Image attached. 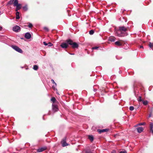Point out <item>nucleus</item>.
Masks as SVG:
<instances>
[{
	"label": "nucleus",
	"instance_id": "1",
	"mask_svg": "<svg viewBox=\"0 0 153 153\" xmlns=\"http://www.w3.org/2000/svg\"><path fill=\"white\" fill-rule=\"evenodd\" d=\"M69 45H71L73 48H77L79 47L78 45L76 42H74L73 41L70 39L67 40L66 41Z\"/></svg>",
	"mask_w": 153,
	"mask_h": 153
},
{
	"label": "nucleus",
	"instance_id": "2",
	"mask_svg": "<svg viewBox=\"0 0 153 153\" xmlns=\"http://www.w3.org/2000/svg\"><path fill=\"white\" fill-rule=\"evenodd\" d=\"M114 33L116 35L119 37L124 36H126V34L122 32L120 30V29L119 28L118 29H116L114 31Z\"/></svg>",
	"mask_w": 153,
	"mask_h": 153
},
{
	"label": "nucleus",
	"instance_id": "3",
	"mask_svg": "<svg viewBox=\"0 0 153 153\" xmlns=\"http://www.w3.org/2000/svg\"><path fill=\"white\" fill-rule=\"evenodd\" d=\"M13 5L14 6L16 7V11L19 10L22 7L21 4L18 3V0H15V1H14L13 3Z\"/></svg>",
	"mask_w": 153,
	"mask_h": 153
},
{
	"label": "nucleus",
	"instance_id": "4",
	"mask_svg": "<svg viewBox=\"0 0 153 153\" xmlns=\"http://www.w3.org/2000/svg\"><path fill=\"white\" fill-rule=\"evenodd\" d=\"M120 29V30H121L122 32L124 33L125 34H126V36L128 35V34L126 32V31H127L128 29L129 28L128 27H125L124 26H121L119 27Z\"/></svg>",
	"mask_w": 153,
	"mask_h": 153
},
{
	"label": "nucleus",
	"instance_id": "5",
	"mask_svg": "<svg viewBox=\"0 0 153 153\" xmlns=\"http://www.w3.org/2000/svg\"><path fill=\"white\" fill-rule=\"evenodd\" d=\"M11 46L13 49L16 51L20 53H23L22 50L17 46L15 45H11Z\"/></svg>",
	"mask_w": 153,
	"mask_h": 153
},
{
	"label": "nucleus",
	"instance_id": "6",
	"mask_svg": "<svg viewBox=\"0 0 153 153\" xmlns=\"http://www.w3.org/2000/svg\"><path fill=\"white\" fill-rule=\"evenodd\" d=\"M13 30L16 32H18L20 31L21 28L18 26L16 25L13 27Z\"/></svg>",
	"mask_w": 153,
	"mask_h": 153
},
{
	"label": "nucleus",
	"instance_id": "7",
	"mask_svg": "<svg viewBox=\"0 0 153 153\" xmlns=\"http://www.w3.org/2000/svg\"><path fill=\"white\" fill-rule=\"evenodd\" d=\"M61 143L63 147H65L68 145V144L66 143V138H65L63 139L61 142Z\"/></svg>",
	"mask_w": 153,
	"mask_h": 153
},
{
	"label": "nucleus",
	"instance_id": "8",
	"mask_svg": "<svg viewBox=\"0 0 153 153\" xmlns=\"http://www.w3.org/2000/svg\"><path fill=\"white\" fill-rule=\"evenodd\" d=\"M68 44L67 42V43L63 42L61 43L60 46L62 48H68Z\"/></svg>",
	"mask_w": 153,
	"mask_h": 153
},
{
	"label": "nucleus",
	"instance_id": "9",
	"mask_svg": "<svg viewBox=\"0 0 153 153\" xmlns=\"http://www.w3.org/2000/svg\"><path fill=\"white\" fill-rule=\"evenodd\" d=\"M52 109L53 111L54 112L57 111L58 110L57 105L54 104H53Z\"/></svg>",
	"mask_w": 153,
	"mask_h": 153
},
{
	"label": "nucleus",
	"instance_id": "10",
	"mask_svg": "<svg viewBox=\"0 0 153 153\" xmlns=\"http://www.w3.org/2000/svg\"><path fill=\"white\" fill-rule=\"evenodd\" d=\"M31 37V36L29 32L26 33L25 35V38L27 39H30Z\"/></svg>",
	"mask_w": 153,
	"mask_h": 153
},
{
	"label": "nucleus",
	"instance_id": "11",
	"mask_svg": "<svg viewBox=\"0 0 153 153\" xmlns=\"http://www.w3.org/2000/svg\"><path fill=\"white\" fill-rule=\"evenodd\" d=\"M47 149V147H44L41 148H39L37 150L38 152H41Z\"/></svg>",
	"mask_w": 153,
	"mask_h": 153
},
{
	"label": "nucleus",
	"instance_id": "12",
	"mask_svg": "<svg viewBox=\"0 0 153 153\" xmlns=\"http://www.w3.org/2000/svg\"><path fill=\"white\" fill-rule=\"evenodd\" d=\"M108 129H103L102 130L99 129L97 130V131L99 133H101L102 132H107L108 131Z\"/></svg>",
	"mask_w": 153,
	"mask_h": 153
},
{
	"label": "nucleus",
	"instance_id": "13",
	"mask_svg": "<svg viewBox=\"0 0 153 153\" xmlns=\"http://www.w3.org/2000/svg\"><path fill=\"white\" fill-rule=\"evenodd\" d=\"M137 130L138 132L140 133L143 131V128L142 127H140L137 128Z\"/></svg>",
	"mask_w": 153,
	"mask_h": 153
},
{
	"label": "nucleus",
	"instance_id": "14",
	"mask_svg": "<svg viewBox=\"0 0 153 153\" xmlns=\"http://www.w3.org/2000/svg\"><path fill=\"white\" fill-rule=\"evenodd\" d=\"M115 44L116 45L120 46L122 45V43L119 41H117L115 42Z\"/></svg>",
	"mask_w": 153,
	"mask_h": 153
},
{
	"label": "nucleus",
	"instance_id": "15",
	"mask_svg": "<svg viewBox=\"0 0 153 153\" xmlns=\"http://www.w3.org/2000/svg\"><path fill=\"white\" fill-rule=\"evenodd\" d=\"M88 138L92 142L94 140V137L92 135H89L88 136Z\"/></svg>",
	"mask_w": 153,
	"mask_h": 153
},
{
	"label": "nucleus",
	"instance_id": "16",
	"mask_svg": "<svg viewBox=\"0 0 153 153\" xmlns=\"http://www.w3.org/2000/svg\"><path fill=\"white\" fill-rule=\"evenodd\" d=\"M16 19H19L20 18L19 12L17 11L16 13Z\"/></svg>",
	"mask_w": 153,
	"mask_h": 153
},
{
	"label": "nucleus",
	"instance_id": "17",
	"mask_svg": "<svg viewBox=\"0 0 153 153\" xmlns=\"http://www.w3.org/2000/svg\"><path fill=\"white\" fill-rule=\"evenodd\" d=\"M15 0H10V1L8 3V4L9 5H12L13 4Z\"/></svg>",
	"mask_w": 153,
	"mask_h": 153
},
{
	"label": "nucleus",
	"instance_id": "18",
	"mask_svg": "<svg viewBox=\"0 0 153 153\" xmlns=\"http://www.w3.org/2000/svg\"><path fill=\"white\" fill-rule=\"evenodd\" d=\"M51 81L53 83H54L55 84V86L54 85H53V86H52V88L55 89V87L56 86V83H55L54 81V80L53 79H52L51 80Z\"/></svg>",
	"mask_w": 153,
	"mask_h": 153
},
{
	"label": "nucleus",
	"instance_id": "19",
	"mask_svg": "<svg viewBox=\"0 0 153 153\" xmlns=\"http://www.w3.org/2000/svg\"><path fill=\"white\" fill-rule=\"evenodd\" d=\"M143 104L144 105H146L148 104V102L147 100H143L142 101Z\"/></svg>",
	"mask_w": 153,
	"mask_h": 153
},
{
	"label": "nucleus",
	"instance_id": "20",
	"mask_svg": "<svg viewBox=\"0 0 153 153\" xmlns=\"http://www.w3.org/2000/svg\"><path fill=\"white\" fill-rule=\"evenodd\" d=\"M109 40L111 42H114L115 40V38L114 37H111L109 39Z\"/></svg>",
	"mask_w": 153,
	"mask_h": 153
},
{
	"label": "nucleus",
	"instance_id": "21",
	"mask_svg": "<svg viewBox=\"0 0 153 153\" xmlns=\"http://www.w3.org/2000/svg\"><path fill=\"white\" fill-rule=\"evenodd\" d=\"M38 68V66L37 65H34L33 67V69H34V70H37Z\"/></svg>",
	"mask_w": 153,
	"mask_h": 153
},
{
	"label": "nucleus",
	"instance_id": "22",
	"mask_svg": "<svg viewBox=\"0 0 153 153\" xmlns=\"http://www.w3.org/2000/svg\"><path fill=\"white\" fill-rule=\"evenodd\" d=\"M153 128V123H151L150 124V130Z\"/></svg>",
	"mask_w": 153,
	"mask_h": 153
},
{
	"label": "nucleus",
	"instance_id": "23",
	"mask_svg": "<svg viewBox=\"0 0 153 153\" xmlns=\"http://www.w3.org/2000/svg\"><path fill=\"white\" fill-rule=\"evenodd\" d=\"M23 9L25 11H27V5L23 7Z\"/></svg>",
	"mask_w": 153,
	"mask_h": 153
},
{
	"label": "nucleus",
	"instance_id": "24",
	"mask_svg": "<svg viewBox=\"0 0 153 153\" xmlns=\"http://www.w3.org/2000/svg\"><path fill=\"white\" fill-rule=\"evenodd\" d=\"M146 124V123L145 122L140 123L137 125V126H141V125H145Z\"/></svg>",
	"mask_w": 153,
	"mask_h": 153
},
{
	"label": "nucleus",
	"instance_id": "25",
	"mask_svg": "<svg viewBox=\"0 0 153 153\" xmlns=\"http://www.w3.org/2000/svg\"><path fill=\"white\" fill-rule=\"evenodd\" d=\"M137 100L139 102H141L142 101V97L141 96H139L138 98L137 99Z\"/></svg>",
	"mask_w": 153,
	"mask_h": 153
},
{
	"label": "nucleus",
	"instance_id": "26",
	"mask_svg": "<svg viewBox=\"0 0 153 153\" xmlns=\"http://www.w3.org/2000/svg\"><path fill=\"white\" fill-rule=\"evenodd\" d=\"M94 33V31L93 30H91L89 31V34L91 35L93 34Z\"/></svg>",
	"mask_w": 153,
	"mask_h": 153
},
{
	"label": "nucleus",
	"instance_id": "27",
	"mask_svg": "<svg viewBox=\"0 0 153 153\" xmlns=\"http://www.w3.org/2000/svg\"><path fill=\"white\" fill-rule=\"evenodd\" d=\"M51 101H52L53 102H55L56 100L55 97H52L51 98Z\"/></svg>",
	"mask_w": 153,
	"mask_h": 153
},
{
	"label": "nucleus",
	"instance_id": "28",
	"mask_svg": "<svg viewBox=\"0 0 153 153\" xmlns=\"http://www.w3.org/2000/svg\"><path fill=\"white\" fill-rule=\"evenodd\" d=\"M134 108L133 106H130L129 107V110L131 111H132L133 110H134Z\"/></svg>",
	"mask_w": 153,
	"mask_h": 153
},
{
	"label": "nucleus",
	"instance_id": "29",
	"mask_svg": "<svg viewBox=\"0 0 153 153\" xmlns=\"http://www.w3.org/2000/svg\"><path fill=\"white\" fill-rule=\"evenodd\" d=\"M28 26L29 28H31L32 27L33 25L32 24H31L30 23H28Z\"/></svg>",
	"mask_w": 153,
	"mask_h": 153
},
{
	"label": "nucleus",
	"instance_id": "30",
	"mask_svg": "<svg viewBox=\"0 0 153 153\" xmlns=\"http://www.w3.org/2000/svg\"><path fill=\"white\" fill-rule=\"evenodd\" d=\"M48 46L51 47L53 45V44L52 43H51V42H49L48 43Z\"/></svg>",
	"mask_w": 153,
	"mask_h": 153
},
{
	"label": "nucleus",
	"instance_id": "31",
	"mask_svg": "<svg viewBox=\"0 0 153 153\" xmlns=\"http://www.w3.org/2000/svg\"><path fill=\"white\" fill-rule=\"evenodd\" d=\"M149 46L150 48H152V47L153 46V44L150 42L149 44Z\"/></svg>",
	"mask_w": 153,
	"mask_h": 153
},
{
	"label": "nucleus",
	"instance_id": "32",
	"mask_svg": "<svg viewBox=\"0 0 153 153\" xmlns=\"http://www.w3.org/2000/svg\"><path fill=\"white\" fill-rule=\"evenodd\" d=\"M44 30H46V31H48L49 30V29H48V28H47V27H44Z\"/></svg>",
	"mask_w": 153,
	"mask_h": 153
},
{
	"label": "nucleus",
	"instance_id": "33",
	"mask_svg": "<svg viewBox=\"0 0 153 153\" xmlns=\"http://www.w3.org/2000/svg\"><path fill=\"white\" fill-rule=\"evenodd\" d=\"M99 48V47H93L92 49V50L97 49Z\"/></svg>",
	"mask_w": 153,
	"mask_h": 153
},
{
	"label": "nucleus",
	"instance_id": "34",
	"mask_svg": "<svg viewBox=\"0 0 153 153\" xmlns=\"http://www.w3.org/2000/svg\"><path fill=\"white\" fill-rule=\"evenodd\" d=\"M43 44L45 46L48 45V43H47L45 42H43Z\"/></svg>",
	"mask_w": 153,
	"mask_h": 153
},
{
	"label": "nucleus",
	"instance_id": "35",
	"mask_svg": "<svg viewBox=\"0 0 153 153\" xmlns=\"http://www.w3.org/2000/svg\"><path fill=\"white\" fill-rule=\"evenodd\" d=\"M119 153H127V152L126 151H121Z\"/></svg>",
	"mask_w": 153,
	"mask_h": 153
},
{
	"label": "nucleus",
	"instance_id": "36",
	"mask_svg": "<svg viewBox=\"0 0 153 153\" xmlns=\"http://www.w3.org/2000/svg\"><path fill=\"white\" fill-rule=\"evenodd\" d=\"M86 153H92V152L90 151H87Z\"/></svg>",
	"mask_w": 153,
	"mask_h": 153
},
{
	"label": "nucleus",
	"instance_id": "37",
	"mask_svg": "<svg viewBox=\"0 0 153 153\" xmlns=\"http://www.w3.org/2000/svg\"><path fill=\"white\" fill-rule=\"evenodd\" d=\"M111 153H115V150H113Z\"/></svg>",
	"mask_w": 153,
	"mask_h": 153
},
{
	"label": "nucleus",
	"instance_id": "38",
	"mask_svg": "<svg viewBox=\"0 0 153 153\" xmlns=\"http://www.w3.org/2000/svg\"><path fill=\"white\" fill-rule=\"evenodd\" d=\"M0 37H1V40H2V39H3V37H4L3 36H1V35L0 36Z\"/></svg>",
	"mask_w": 153,
	"mask_h": 153
},
{
	"label": "nucleus",
	"instance_id": "39",
	"mask_svg": "<svg viewBox=\"0 0 153 153\" xmlns=\"http://www.w3.org/2000/svg\"><path fill=\"white\" fill-rule=\"evenodd\" d=\"M140 48H143V46L142 45H141L140 46Z\"/></svg>",
	"mask_w": 153,
	"mask_h": 153
},
{
	"label": "nucleus",
	"instance_id": "40",
	"mask_svg": "<svg viewBox=\"0 0 153 153\" xmlns=\"http://www.w3.org/2000/svg\"><path fill=\"white\" fill-rule=\"evenodd\" d=\"M69 53L70 55H74V53Z\"/></svg>",
	"mask_w": 153,
	"mask_h": 153
},
{
	"label": "nucleus",
	"instance_id": "41",
	"mask_svg": "<svg viewBox=\"0 0 153 153\" xmlns=\"http://www.w3.org/2000/svg\"><path fill=\"white\" fill-rule=\"evenodd\" d=\"M150 131H152V134H153V128L152 129V130H151Z\"/></svg>",
	"mask_w": 153,
	"mask_h": 153
},
{
	"label": "nucleus",
	"instance_id": "42",
	"mask_svg": "<svg viewBox=\"0 0 153 153\" xmlns=\"http://www.w3.org/2000/svg\"><path fill=\"white\" fill-rule=\"evenodd\" d=\"M0 28H1V29L2 28V27H1V26Z\"/></svg>",
	"mask_w": 153,
	"mask_h": 153
},
{
	"label": "nucleus",
	"instance_id": "43",
	"mask_svg": "<svg viewBox=\"0 0 153 153\" xmlns=\"http://www.w3.org/2000/svg\"><path fill=\"white\" fill-rule=\"evenodd\" d=\"M96 90H97L95 89H94V91H96Z\"/></svg>",
	"mask_w": 153,
	"mask_h": 153
},
{
	"label": "nucleus",
	"instance_id": "44",
	"mask_svg": "<svg viewBox=\"0 0 153 153\" xmlns=\"http://www.w3.org/2000/svg\"><path fill=\"white\" fill-rule=\"evenodd\" d=\"M4 37L5 38V39H6L7 38V37L6 36H4Z\"/></svg>",
	"mask_w": 153,
	"mask_h": 153
},
{
	"label": "nucleus",
	"instance_id": "45",
	"mask_svg": "<svg viewBox=\"0 0 153 153\" xmlns=\"http://www.w3.org/2000/svg\"><path fill=\"white\" fill-rule=\"evenodd\" d=\"M43 119L44 120V117H43Z\"/></svg>",
	"mask_w": 153,
	"mask_h": 153
}]
</instances>
